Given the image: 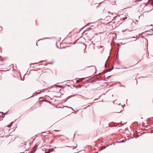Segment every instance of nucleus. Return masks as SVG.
Returning a JSON list of instances; mask_svg holds the SVG:
<instances>
[{"label":"nucleus","mask_w":153,"mask_h":153,"mask_svg":"<svg viewBox=\"0 0 153 153\" xmlns=\"http://www.w3.org/2000/svg\"><path fill=\"white\" fill-rule=\"evenodd\" d=\"M84 79H85L84 78H80V79L77 80L76 81V82L78 83H79V82L84 80Z\"/></svg>","instance_id":"obj_1"},{"label":"nucleus","mask_w":153,"mask_h":153,"mask_svg":"<svg viewBox=\"0 0 153 153\" xmlns=\"http://www.w3.org/2000/svg\"><path fill=\"white\" fill-rule=\"evenodd\" d=\"M68 99H69V98H68V99H67V100H68Z\"/></svg>","instance_id":"obj_52"},{"label":"nucleus","mask_w":153,"mask_h":153,"mask_svg":"<svg viewBox=\"0 0 153 153\" xmlns=\"http://www.w3.org/2000/svg\"><path fill=\"white\" fill-rule=\"evenodd\" d=\"M44 61H41L40 62H40V63H42V62H44Z\"/></svg>","instance_id":"obj_18"},{"label":"nucleus","mask_w":153,"mask_h":153,"mask_svg":"<svg viewBox=\"0 0 153 153\" xmlns=\"http://www.w3.org/2000/svg\"><path fill=\"white\" fill-rule=\"evenodd\" d=\"M60 48V49H62V48Z\"/></svg>","instance_id":"obj_32"},{"label":"nucleus","mask_w":153,"mask_h":153,"mask_svg":"<svg viewBox=\"0 0 153 153\" xmlns=\"http://www.w3.org/2000/svg\"><path fill=\"white\" fill-rule=\"evenodd\" d=\"M79 39H77V40H78Z\"/></svg>","instance_id":"obj_55"},{"label":"nucleus","mask_w":153,"mask_h":153,"mask_svg":"<svg viewBox=\"0 0 153 153\" xmlns=\"http://www.w3.org/2000/svg\"><path fill=\"white\" fill-rule=\"evenodd\" d=\"M36 45L37 46H38V45H37V43H36Z\"/></svg>","instance_id":"obj_35"},{"label":"nucleus","mask_w":153,"mask_h":153,"mask_svg":"<svg viewBox=\"0 0 153 153\" xmlns=\"http://www.w3.org/2000/svg\"><path fill=\"white\" fill-rule=\"evenodd\" d=\"M68 44H71V43H69Z\"/></svg>","instance_id":"obj_49"},{"label":"nucleus","mask_w":153,"mask_h":153,"mask_svg":"<svg viewBox=\"0 0 153 153\" xmlns=\"http://www.w3.org/2000/svg\"><path fill=\"white\" fill-rule=\"evenodd\" d=\"M127 19V17L126 16H125V17L123 18V19L124 20H125L126 19Z\"/></svg>","instance_id":"obj_10"},{"label":"nucleus","mask_w":153,"mask_h":153,"mask_svg":"<svg viewBox=\"0 0 153 153\" xmlns=\"http://www.w3.org/2000/svg\"><path fill=\"white\" fill-rule=\"evenodd\" d=\"M87 107H85V108H83V109H86L87 108Z\"/></svg>","instance_id":"obj_23"},{"label":"nucleus","mask_w":153,"mask_h":153,"mask_svg":"<svg viewBox=\"0 0 153 153\" xmlns=\"http://www.w3.org/2000/svg\"><path fill=\"white\" fill-rule=\"evenodd\" d=\"M134 23H131V25H134Z\"/></svg>","instance_id":"obj_29"},{"label":"nucleus","mask_w":153,"mask_h":153,"mask_svg":"<svg viewBox=\"0 0 153 153\" xmlns=\"http://www.w3.org/2000/svg\"><path fill=\"white\" fill-rule=\"evenodd\" d=\"M86 31H87V30H85V31H84V33H85V32H86Z\"/></svg>","instance_id":"obj_25"},{"label":"nucleus","mask_w":153,"mask_h":153,"mask_svg":"<svg viewBox=\"0 0 153 153\" xmlns=\"http://www.w3.org/2000/svg\"><path fill=\"white\" fill-rule=\"evenodd\" d=\"M136 21L137 22H138L137 20H136Z\"/></svg>","instance_id":"obj_54"},{"label":"nucleus","mask_w":153,"mask_h":153,"mask_svg":"<svg viewBox=\"0 0 153 153\" xmlns=\"http://www.w3.org/2000/svg\"><path fill=\"white\" fill-rule=\"evenodd\" d=\"M101 79H100V78H97V79L96 80V81H101Z\"/></svg>","instance_id":"obj_8"},{"label":"nucleus","mask_w":153,"mask_h":153,"mask_svg":"<svg viewBox=\"0 0 153 153\" xmlns=\"http://www.w3.org/2000/svg\"><path fill=\"white\" fill-rule=\"evenodd\" d=\"M56 87H59V88H64L63 86H62L60 85H56Z\"/></svg>","instance_id":"obj_5"},{"label":"nucleus","mask_w":153,"mask_h":153,"mask_svg":"<svg viewBox=\"0 0 153 153\" xmlns=\"http://www.w3.org/2000/svg\"><path fill=\"white\" fill-rule=\"evenodd\" d=\"M35 64V63H31V64H30V65H32V64Z\"/></svg>","instance_id":"obj_26"},{"label":"nucleus","mask_w":153,"mask_h":153,"mask_svg":"<svg viewBox=\"0 0 153 153\" xmlns=\"http://www.w3.org/2000/svg\"><path fill=\"white\" fill-rule=\"evenodd\" d=\"M116 68V69H119V68Z\"/></svg>","instance_id":"obj_42"},{"label":"nucleus","mask_w":153,"mask_h":153,"mask_svg":"<svg viewBox=\"0 0 153 153\" xmlns=\"http://www.w3.org/2000/svg\"><path fill=\"white\" fill-rule=\"evenodd\" d=\"M2 113V114H6V113H7V112H6V113H4L3 112H2V113Z\"/></svg>","instance_id":"obj_15"},{"label":"nucleus","mask_w":153,"mask_h":153,"mask_svg":"<svg viewBox=\"0 0 153 153\" xmlns=\"http://www.w3.org/2000/svg\"><path fill=\"white\" fill-rule=\"evenodd\" d=\"M48 102H49L48 101H47Z\"/></svg>","instance_id":"obj_56"},{"label":"nucleus","mask_w":153,"mask_h":153,"mask_svg":"<svg viewBox=\"0 0 153 153\" xmlns=\"http://www.w3.org/2000/svg\"><path fill=\"white\" fill-rule=\"evenodd\" d=\"M89 66V67H91V66Z\"/></svg>","instance_id":"obj_41"},{"label":"nucleus","mask_w":153,"mask_h":153,"mask_svg":"<svg viewBox=\"0 0 153 153\" xmlns=\"http://www.w3.org/2000/svg\"><path fill=\"white\" fill-rule=\"evenodd\" d=\"M49 38H47V37H46V38H43V39H49Z\"/></svg>","instance_id":"obj_13"},{"label":"nucleus","mask_w":153,"mask_h":153,"mask_svg":"<svg viewBox=\"0 0 153 153\" xmlns=\"http://www.w3.org/2000/svg\"><path fill=\"white\" fill-rule=\"evenodd\" d=\"M76 44V42H74V44Z\"/></svg>","instance_id":"obj_37"},{"label":"nucleus","mask_w":153,"mask_h":153,"mask_svg":"<svg viewBox=\"0 0 153 153\" xmlns=\"http://www.w3.org/2000/svg\"><path fill=\"white\" fill-rule=\"evenodd\" d=\"M38 145H36V149L31 153H34L36 151V149H37V148L38 147Z\"/></svg>","instance_id":"obj_3"},{"label":"nucleus","mask_w":153,"mask_h":153,"mask_svg":"<svg viewBox=\"0 0 153 153\" xmlns=\"http://www.w3.org/2000/svg\"><path fill=\"white\" fill-rule=\"evenodd\" d=\"M54 97H57V96H54Z\"/></svg>","instance_id":"obj_24"},{"label":"nucleus","mask_w":153,"mask_h":153,"mask_svg":"<svg viewBox=\"0 0 153 153\" xmlns=\"http://www.w3.org/2000/svg\"><path fill=\"white\" fill-rule=\"evenodd\" d=\"M105 68H107V65H106V63L105 64Z\"/></svg>","instance_id":"obj_12"},{"label":"nucleus","mask_w":153,"mask_h":153,"mask_svg":"<svg viewBox=\"0 0 153 153\" xmlns=\"http://www.w3.org/2000/svg\"><path fill=\"white\" fill-rule=\"evenodd\" d=\"M149 126H148L146 127L147 128H149Z\"/></svg>","instance_id":"obj_33"},{"label":"nucleus","mask_w":153,"mask_h":153,"mask_svg":"<svg viewBox=\"0 0 153 153\" xmlns=\"http://www.w3.org/2000/svg\"><path fill=\"white\" fill-rule=\"evenodd\" d=\"M42 39H40L39 40H42Z\"/></svg>","instance_id":"obj_46"},{"label":"nucleus","mask_w":153,"mask_h":153,"mask_svg":"<svg viewBox=\"0 0 153 153\" xmlns=\"http://www.w3.org/2000/svg\"><path fill=\"white\" fill-rule=\"evenodd\" d=\"M53 62H49V63H48V64H52V63H53Z\"/></svg>","instance_id":"obj_11"},{"label":"nucleus","mask_w":153,"mask_h":153,"mask_svg":"<svg viewBox=\"0 0 153 153\" xmlns=\"http://www.w3.org/2000/svg\"><path fill=\"white\" fill-rule=\"evenodd\" d=\"M118 105H121V104H120H120H119Z\"/></svg>","instance_id":"obj_36"},{"label":"nucleus","mask_w":153,"mask_h":153,"mask_svg":"<svg viewBox=\"0 0 153 153\" xmlns=\"http://www.w3.org/2000/svg\"><path fill=\"white\" fill-rule=\"evenodd\" d=\"M92 23V22H91V23H88L87 24V25H88L89 24H90V23Z\"/></svg>","instance_id":"obj_17"},{"label":"nucleus","mask_w":153,"mask_h":153,"mask_svg":"<svg viewBox=\"0 0 153 153\" xmlns=\"http://www.w3.org/2000/svg\"><path fill=\"white\" fill-rule=\"evenodd\" d=\"M42 150L43 151H44V149H42Z\"/></svg>","instance_id":"obj_48"},{"label":"nucleus","mask_w":153,"mask_h":153,"mask_svg":"<svg viewBox=\"0 0 153 153\" xmlns=\"http://www.w3.org/2000/svg\"><path fill=\"white\" fill-rule=\"evenodd\" d=\"M121 111H120L119 112H117L118 113H120L121 112Z\"/></svg>","instance_id":"obj_30"},{"label":"nucleus","mask_w":153,"mask_h":153,"mask_svg":"<svg viewBox=\"0 0 153 153\" xmlns=\"http://www.w3.org/2000/svg\"><path fill=\"white\" fill-rule=\"evenodd\" d=\"M56 108H61V107H59V106H58V107H57V106H56Z\"/></svg>","instance_id":"obj_16"},{"label":"nucleus","mask_w":153,"mask_h":153,"mask_svg":"<svg viewBox=\"0 0 153 153\" xmlns=\"http://www.w3.org/2000/svg\"><path fill=\"white\" fill-rule=\"evenodd\" d=\"M4 60L3 59H1L0 60V61H3Z\"/></svg>","instance_id":"obj_22"},{"label":"nucleus","mask_w":153,"mask_h":153,"mask_svg":"<svg viewBox=\"0 0 153 153\" xmlns=\"http://www.w3.org/2000/svg\"><path fill=\"white\" fill-rule=\"evenodd\" d=\"M93 27V26H91V27L90 28H88L87 29V30H86L88 31L90 29H92V28H91L92 27Z\"/></svg>","instance_id":"obj_7"},{"label":"nucleus","mask_w":153,"mask_h":153,"mask_svg":"<svg viewBox=\"0 0 153 153\" xmlns=\"http://www.w3.org/2000/svg\"><path fill=\"white\" fill-rule=\"evenodd\" d=\"M69 108H72V109H73V108H72L71 107H69Z\"/></svg>","instance_id":"obj_39"},{"label":"nucleus","mask_w":153,"mask_h":153,"mask_svg":"<svg viewBox=\"0 0 153 153\" xmlns=\"http://www.w3.org/2000/svg\"><path fill=\"white\" fill-rule=\"evenodd\" d=\"M134 24H135V25H137V24H138V23H134Z\"/></svg>","instance_id":"obj_27"},{"label":"nucleus","mask_w":153,"mask_h":153,"mask_svg":"<svg viewBox=\"0 0 153 153\" xmlns=\"http://www.w3.org/2000/svg\"><path fill=\"white\" fill-rule=\"evenodd\" d=\"M132 29H133V30H129V29H126V30H127V31H132L133 30H136V28H134H134H132Z\"/></svg>","instance_id":"obj_4"},{"label":"nucleus","mask_w":153,"mask_h":153,"mask_svg":"<svg viewBox=\"0 0 153 153\" xmlns=\"http://www.w3.org/2000/svg\"><path fill=\"white\" fill-rule=\"evenodd\" d=\"M97 75H94V76H97Z\"/></svg>","instance_id":"obj_43"},{"label":"nucleus","mask_w":153,"mask_h":153,"mask_svg":"<svg viewBox=\"0 0 153 153\" xmlns=\"http://www.w3.org/2000/svg\"><path fill=\"white\" fill-rule=\"evenodd\" d=\"M134 24H135V25H137V24H138V23H134Z\"/></svg>","instance_id":"obj_28"},{"label":"nucleus","mask_w":153,"mask_h":153,"mask_svg":"<svg viewBox=\"0 0 153 153\" xmlns=\"http://www.w3.org/2000/svg\"><path fill=\"white\" fill-rule=\"evenodd\" d=\"M42 91V92H44V91Z\"/></svg>","instance_id":"obj_44"},{"label":"nucleus","mask_w":153,"mask_h":153,"mask_svg":"<svg viewBox=\"0 0 153 153\" xmlns=\"http://www.w3.org/2000/svg\"><path fill=\"white\" fill-rule=\"evenodd\" d=\"M0 58H2V56H0Z\"/></svg>","instance_id":"obj_38"},{"label":"nucleus","mask_w":153,"mask_h":153,"mask_svg":"<svg viewBox=\"0 0 153 153\" xmlns=\"http://www.w3.org/2000/svg\"><path fill=\"white\" fill-rule=\"evenodd\" d=\"M42 150L43 151H44V149H42Z\"/></svg>","instance_id":"obj_47"},{"label":"nucleus","mask_w":153,"mask_h":153,"mask_svg":"<svg viewBox=\"0 0 153 153\" xmlns=\"http://www.w3.org/2000/svg\"><path fill=\"white\" fill-rule=\"evenodd\" d=\"M68 99H69V98H68V99H67V100H68Z\"/></svg>","instance_id":"obj_51"},{"label":"nucleus","mask_w":153,"mask_h":153,"mask_svg":"<svg viewBox=\"0 0 153 153\" xmlns=\"http://www.w3.org/2000/svg\"><path fill=\"white\" fill-rule=\"evenodd\" d=\"M136 38V37H134V36H133V37H131V38Z\"/></svg>","instance_id":"obj_21"},{"label":"nucleus","mask_w":153,"mask_h":153,"mask_svg":"<svg viewBox=\"0 0 153 153\" xmlns=\"http://www.w3.org/2000/svg\"><path fill=\"white\" fill-rule=\"evenodd\" d=\"M96 81H96V80H92L91 82V83H93V82H96Z\"/></svg>","instance_id":"obj_9"},{"label":"nucleus","mask_w":153,"mask_h":153,"mask_svg":"<svg viewBox=\"0 0 153 153\" xmlns=\"http://www.w3.org/2000/svg\"><path fill=\"white\" fill-rule=\"evenodd\" d=\"M96 73V71H95V74Z\"/></svg>","instance_id":"obj_50"},{"label":"nucleus","mask_w":153,"mask_h":153,"mask_svg":"<svg viewBox=\"0 0 153 153\" xmlns=\"http://www.w3.org/2000/svg\"><path fill=\"white\" fill-rule=\"evenodd\" d=\"M147 4H146V6H147Z\"/></svg>","instance_id":"obj_45"},{"label":"nucleus","mask_w":153,"mask_h":153,"mask_svg":"<svg viewBox=\"0 0 153 153\" xmlns=\"http://www.w3.org/2000/svg\"><path fill=\"white\" fill-rule=\"evenodd\" d=\"M148 3L150 4L151 5L153 6V0H152V2L151 3H150V0H149L148 1Z\"/></svg>","instance_id":"obj_2"},{"label":"nucleus","mask_w":153,"mask_h":153,"mask_svg":"<svg viewBox=\"0 0 153 153\" xmlns=\"http://www.w3.org/2000/svg\"><path fill=\"white\" fill-rule=\"evenodd\" d=\"M42 92V91H40V92H39L38 93V94H41Z\"/></svg>","instance_id":"obj_14"},{"label":"nucleus","mask_w":153,"mask_h":153,"mask_svg":"<svg viewBox=\"0 0 153 153\" xmlns=\"http://www.w3.org/2000/svg\"><path fill=\"white\" fill-rule=\"evenodd\" d=\"M45 153H50V152L48 151V152H45Z\"/></svg>","instance_id":"obj_19"},{"label":"nucleus","mask_w":153,"mask_h":153,"mask_svg":"<svg viewBox=\"0 0 153 153\" xmlns=\"http://www.w3.org/2000/svg\"><path fill=\"white\" fill-rule=\"evenodd\" d=\"M150 26H152V27L153 28V25H151Z\"/></svg>","instance_id":"obj_31"},{"label":"nucleus","mask_w":153,"mask_h":153,"mask_svg":"<svg viewBox=\"0 0 153 153\" xmlns=\"http://www.w3.org/2000/svg\"><path fill=\"white\" fill-rule=\"evenodd\" d=\"M57 131L56 130H54V131Z\"/></svg>","instance_id":"obj_34"},{"label":"nucleus","mask_w":153,"mask_h":153,"mask_svg":"<svg viewBox=\"0 0 153 153\" xmlns=\"http://www.w3.org/2000/svg\"><path fill=\"white\" fill-rule=\"evenodd\" d=\"M68 99H69V98H68V99H67V100H68Z\"/></svg>","instance_id":"obj_53"},{"label":"nucleus","mask_w":153,"mask_h":153,"mask_svg":"<svg viewBox=\"0 0 153 153\" xmlns=\"http://www.w3.org/2000/svg\"><path fill=\"white\" fill-rule=\"evenodd\" d=\"M68 87L69 86V85H68Z\"/></svg>","instance_id":"obj_40"},{"label":"nucleus","mask_w":153,"mask_h":153,"mask_svg":"<svg viewBox=\"0 0 153 153\" xmlns=\"http://www.w3.org/2000/svg\"><path fill=\"white\" fill-rule=\"evenodd\" d=\"M113 69V68H112L111 69L107 70L106 71V72H110V71H112Z\"/></svg>","instance_id":"obj_6"},{"label":"nucleus","mask_w":153,"mask_h":153,"mask_svg":"<svg viewBox=\"0 0 153 153\" xmlns=\"http://www.w3.org/2000/svg\"><path fill=\"white\" fill-rule=\"evenodd\" d=\"M111 76H108L107 77V78H108L109 77H110Z\"/></svg>","instance_id":"obj_20"}]
</instances>
